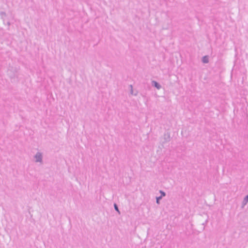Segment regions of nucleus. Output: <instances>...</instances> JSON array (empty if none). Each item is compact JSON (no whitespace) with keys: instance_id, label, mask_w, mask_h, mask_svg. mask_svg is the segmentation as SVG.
<instances>
[{"instance_id":"39448f33","label":"nucleus","mask_w":248,"mask_h":248,"mask_svg":"<svg viewBox=\"0 0 248 248\" xmlns=\"http://www.w3.org/2000/svg\"><path fill=\"white\" fill-rule=\"evenodd\" d=\"M245 201L246 202H248V195L246 197V198L245 199Z\"/></svg>"},{"instance_id":"423d86ee","label":"nucleus","mask_w":248,"mask_h":248,"mask_svg":"<svg viewBox=\"0 0 248 248\" xmlns=\"http://www.w3.org/2000/svg\"><path fill=\"white\" fill-rule=\"evenodd\" d=\"M160 198H157L156 202H157V203H159V199H160Z\"/></svg>"},{"instance_id":"0eeeda50","label":"nucleus","mask_w":248,"mask_h":248,"mask_svg":"<svg viewBox=\"0 0 248 248\" xmlns=\"http://www.w3.org/2000/svg\"><path fill=\"white\" fill-rule=\"evenodd\" d=\"M161 194H162V196H164L165 195V193H164V192H161Z\"/></svg>"},{"instance_id":"f03ea898","label":"nucleus","mask_w":248,"mask_h":248,"mask_svg":"<svg viewBox=\"0 0 248 248\" xmlns=\"http://www.w3.org/2000/svg\"><path fill=\"white\" fill-rule=\"evenodd\" d=\"M202 61L204 63H207L208 62V58L206 56L204 57L202 59Z\"/></svg>"},{"instance_id":"20e7f679","label":"nucleus","mask_w":248,"mask_h":248,"mask_svg":"<svg viewBox=\"0 0 248 248\" xmlns=\"http://www.w3.org/2000/svg\"><path fill=\"white\" fill-rule=\"evenodd\" d=\"M114 207H115V210L118 211V207H117V206L116 205V204H114Z\"/></svg>"},{"instance_id":"7ed1b4c3","label":"nucleus","mask_w":248,"mask_h":248,"mask_svg":"<svg viewBox=\"0 0 248 248\" xmlns=\"http://www.w3.org/2000/svg\"><path fill=\"white\" fill-rule=\"evenodd\" d=\"M154 85L157 88V89H159L160 88V86L158 85V84L155 82V81H154Z\"/></svg>"},{"instance_id":"f257e3e1","label":"nucleus","mask_w":248,"mask_h":248,"mask_svg":"<svg viewBox=\"0 0 248 248\" xmlns=\"http://www.w3.org/2000/svg\"><path fill=\"white\" fill-rule=\"evenodd\" d=\"M35 158L37 161H40L41 159V155L40 154H38L36 155Z\"/></svg>"}]
</instances>
